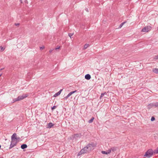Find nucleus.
<instances>
[{"instance_id":"obj_1","label":"nucleus","mask_w":158,"mask_h":158,"mask_svg":"<svg viewBox=\"0 0 158 158\" xmlns=\"http://www.w3.org/2000/svg\"><path fill=\"white\" fill-rule=\"evenodd\" d=\"M153 155V151L152 149H149L148 150L144 155V157H147L149 158Z\"/></svg>"},{"instance_id":"obj_2","label":"nucleus","mask_w":158,"mask_h":158,"mask_svg":"<svg viewBox=\"0 0 158 158\" xmlns=\"http://www.w3.org/2000/svg\"><path fill=\"white\" fill-rule=\"evenodd\" d=\"M28 96V95L26 94H23L19 96L18 97L16 98H15L14 99V102H16L18 101H20L22 100L27 97Z\"/></svg>"},{"instance_id":"obj_3","label":"nucleus","mask_w":158,"mask_h":158,"mask_svg":"<svg viewBox=\"0 0 158 158\" xmlns=\"http://www.w3.org/2000/svg\"><path fill=\"white\" fill-rule=\"evenodd\" d=\"M11 143L9 148V149H11L15 146L18 142L17 141H16L15 139H11Z\"/></svg>"},{"instance_id":"obj_4","label":"nucleus","mask_w":158,"mask_h":158,"mask_svg":"<svg viewBox=\"0 0 158 158\" xmlns=\"http://www.w3.org/2000/svg\"><path fill=\"white\" fill-rule=\"evenodd\" d=\"M89 151L88 150L87 148L86 147H84L83 149L81 150V151L78 153V155H80L82 154L86 153Z\"/></svg>"},{"instance_id":"obj_5","label":"nucleus","mask_w":158,"mask_h":158,"mask_svg":"<svg viewBox=\"0 0 158 158\" xmlns=\"http://www.w3.org/2000/svg\"><path fill=\"white\" fill-rule=\"evenodd\" d=\"M151 29V27L150 26H147L143 28L141 30L142 32H147L150 31Z\"/></svg>"},{"instance_id":"obj_6","label":"nucleus","mask_w":158,"mask_h":158,"mask_svg":"<svg viewBox=\"0 0 158 158\" xmlns=\"http://www.w3.org/2000/svg\"><path fill=\"white\" fill-rule=\"evenodd\" d=\"M94 143L89 144H88L86 147L87 148L88 150L89 151H90L94 149Z\"/></svg>"},{"instance_id":"obj_7","label":"nucleus","mask_w":158,"mask_h":158,"mask_svg":"<svg viewBox=\"0 0 158 158\" xmlns=\"http://www.w3.org/2000/svg\"><path fill=\"white\" fill-rule=\"evenodd\" d=\"M155 102L153 103H150L147 106V108L149 110L152 107H155Z\"/></svg>"},{"instance_id":"obj_8","label":"nucleus","mask_w":158,"mask_h":158,"mask_svg":"<svg viewBox=\"0 0 158 158\" xmlns=\"http://www.w3.org/2000/svg\"><path fill=\"white\" fill-rule=\"evenodd\" d=\"M76 92L77 90H75L70 92L68 94V95L66 97H64V99L65 100H66L72 94H74V93Z\"/></svg>"},{"instance_id":"obj_9","label":"nucleus","mask_w":158,"mask_h":158,"mask_svg":"<svg viewBox=\"0 0 158 158\" xmlns=\"http://www.w3.org/2000/svg\"><path fill=\"white\" fill-rule=\"evenodd\" d=\"M81 136V134H77L74 135L73 137L77 139V138H80Z\"/></svg>"},{"instance_id":"obj_10","label":"nucleus","mask_w":158,"mask_h":158,"mask_svg":"<svg viewBox=\"0 0 158 158\" xmlns=\"http://www.w3.org/2000/svg\"><path fill=\"white\" fill-rule=\"evenodd\" d=\"M91 77V76L89 74H87L85 76V79L87 80H89Z\"/></svg>"},{"instance_id":"obj_11","label":"nucleus","mask_w":158,"mask_h":158,"mask_svg":"<svg viewBox=\"0 0 158 158\" xmlns=\"http://www.w3.org/2000/svg\"><path fill=\"white\" fill-rule=\"evenodd\" d=\"M111 152V150H108L107 151H102V153L103 154H109Z\"/></svg>"},{"instance_id":"obj_12","label":"nucleus","mask_w":158,"mask_h":158,"mask_svg":"<svg viewBox=\"0 0 158 158\" xmlns=\"http://www.w3.org/2000/svg\"><path fill=\"white\" fill-rule=\"evenodd\" d=\"M152 71L153 72L156 73H158V68H154L152 69Z\"/></svg>"},{"instance_id":"obj_13","label":"nucleus","mask_w":158,"mask_h":158,"mask_svg":"<svg viewBox=\"0 0 158 158\" xmlns=\"http://www.w3.org/2000/svg\"><path fill=\"white\" fill-rule=\"evenodd\" d=\"M21 147L22 149H24L27 147V146L26 144H23L21 145Z\"/></svg>"},{"instance_id":"obj_14","label":"nucleus","mask_w":158,"mask_h":158,"mask_svg":"<svg viewBox=\"0 0 158 158\" xmlns=\"http://www.w3.org/2000/svg\"><path fill=\"white\" fill-rule=\"evenodd\" d=\"M16 133H14L11 136V139H15V138H16Z\"/></svg>"},{"instance_id":"obj_15","label":"nucleus","mask_w":158,"mask_h":158,"mask_svg":"<svg viewBox=\"0 0 158 158\" xmlns=\"http://www.w3.org/2000/svg\"><path fill=\"white\" fill-rule=\"evenodd\" d=\"M48 128H51L53 126V124L52 123H50L48 124Z\"/></svg>"},{"instance_id":"obj_16","label":"nucleus","mask_w":158,"mask_h":158,"mask_svg":"<svg viewBox=\"0 0 158 158\" xmlns=\"http://www.w3.org/2000/svg\"><path fill=\"white\" fill-rule=\"evenodd\" d=\"M94 119V117H92L88 121V123H92L93 122Z\"/></svg>"},{"instance_id":"obj_17","label":"nucleus","mask_w":158,"mask_h":158,"mask_svg":"<svg viewBox=\"0 0 158 158\" xmlns=\"http://www.w3.org/2000/svg\"><path fill=\"white\" fill-rule=\"evenodd\" d=\"M90 46V45L88 44H86L84 45V49H86L88 47Z\"/></svg>"},{"instance_id":"obj_18","label":"nucleus","mask_w":158,"mask_h":158,"mask_svg":"<svg viewBox=\"0 0 158 158\" xmlns=\"http://www.w3.org/2000/svg\"><path fill=\"white\" fill-rule=\"evenodd\" d=\"M107 95V93L106 92L102 93L101 95L100 96V98H101L102 97H103L104 96V95Z\"/></svg>"},{"instance_id":"obj_19","label":"nucleus","mask_w":158,"mask_h":158,"mask_svg":"<svg viewBox=\"0 0 158 158\" xmlns=\"http://www.w3.org/2000/svg\"><path fill=\"white\" fill-rule=\"evenodd\" d=\"M116 150H117V148H116L114 147H113L112 148H111V149L110 150H111H111L113 152H114V151H116Z\"/></svg>"},{"instance_id":"obj_20","label":"nucleus","mask_w":158,"mask_h":158,"mask_svg":"<svg viewBox=\"0 0 158 158\" xmlns=\"http://www.w3.org/2000/svg\"><path fill=\"white\" fill-rule=\"evenodd\" d=\"M5 49V48H3L2 46H0V51H3Z\"/></svg>"},{"instance_id":"obj_21","label":"nucleus","mask_w":158,"mask_h":158,"mask_svg":"<svg viewBox=\"0 0 158 158\" xmlns=\"http://www.w3.org/2000/svg\"><path fill=\"white\" fill-rule=\"evenodd\" d=\"M153 58L155 60H158V55L154 56Z\"/></svg>"},{"instance_id":"obj_22","label":"nucleus","mask_w":158,"mask_h":158,"mask_svg":"<svg viewBox=\"0 0 158 158\" xmlns=\"http://www.w3.org/2000/svg\"><path fill=\"white\" fill-rule=\"evenodd\" d=\"M154 152L155 153H158V147L156 150H154Z\"/></svg>"},{"instance_id":"obj_23","label":"nucleus","mask_w":158,"mask_h":158,"mask_svg":"<svg viewBox=\"0 0 158 158\" xmlns=\"http://www.w3.org/2000/svg\"><path fill=\"white\" fill-rule=\"evenodd\" d=\"M60 94V93L58 92L57 93L55 94L54 95V96L56 97V96L59 95Z\"/></svg>"},{"instance_id":"obj_24","label":"nucleus","mask_w":158,"mask_h":158,"mask_svg":"<svg viewBox=\"0 0 158 158\" xmlns=\"http://www.w3.org/2000/svg\"><path fill=\"white\" fill-rule=\"evenodd\" d=\"M125 23V22H123V23H122L120 25V26H119V28H121L122 27V26H123V25L124 24V23Z\"/></svg>"},{"instance_id":"obj_25","label":"nucleus","mask_w":158,"mask_h":158,"mask_svg":"<svg viewBox=\"0 0 158 158\" xmlns=\"http://www.w3.org/2000/svg\"><path fill=\"white\" fill-rule=\"evenodd\" d=\"M60 48V46H57L55 50H57V49H59Z\"/></svg>"},{"instance_id":"obj_26","label":"nucleus","mask_w":158,"mask_h":158,"mask_svg":"<svg viewBox=\"0 0 158 158\" xmlns=\"http://www.w3.org/2000/svg\"><path fill=\"white\" fill-rule=\"evenodd\" d=\"M155 120V118L154 117H152L151 118V121H153Z\"/></svg>"},{"instance_id":"obj_27","label":"nucleus","mask_w":158,"mask_h":158,"mask_svg":"<svg viewBox=\"0 0 158 158\" xmlns=\"http://www.w3.org/2000/svg\"><path fill=\"white\" fill-rule=\"evenodd\" d=\"M155 108H158V102H155Z\"/></svg>"},{"instance_id":"obj_28","label":"nucleus","mask_w":158,"mask_h":158,"mask_svg":"<svg viewBox=\"0 0 158 158\" xmlns=\"http://www.w3.org/2000/svg\"><path fill=\"white\" fill-rule=\"evenodd\" d=\"M44 46H42V47H40V49L41 50L44 49Z\"/></svg>"},{"instance_id":"obj_29","label":"nucleus","mask_w":158,"mask_h":158,"mask_svg":"<svg viewBox=\"0 0 158 158\" xmlns=\"http://www.w3.org/2000/svg\"><path fill=\"white\" fill-rule=\"evenodd\" d=\"M15 139L16 140V141H17L18 140H19L20 139V138L19 137H16V138Z\"/></svg>"},{"instance_id":"obj_30","label":"nucleus","mask_w":158,"mask_h":158,"mask_svg":"<svg viewBox=\"0 0 158 158\" xmlns=\"http://www.w3.org/2000/svg\"><path fill=\"white\" fill-rule=\"evenodd\" d=\"M56 106H54L53 107H52L51 109L52 110H53L54 109H56Z\"/></svg>"},{"instance_id":"obj_31","label":"nucleus","mask_w":158,"mask_h":158,"mask_svg":"<svg viewBox=\"0 0 158 158\" xmlns=\"http://www.w3.org/2000/svg\"><path fill=\"white\" fill-rule=\"evenodd\" d=\"M73 34H69V36L70 37V38H71V36H72L73 35Z\"/></svg>"},{"instance_id":"obj_32","label":"nucleus","mask_w":158,"mask_h":158,"mask_svg":"<svg viewBox=\"0 0 158 158\" xmlns=\"http://www.w3.org/2000/svg\"><path fill=\"white\" fill-rule=\"evenodd\" d=\"M15 25L16 26H19V23H15Z\"/></svg>"},{"instance_id":"obj_33","label":"nucleus","mask_w":158,"mask_h":158,"mask_svg":"<svg viewBox=\"0 0 158 158\" xmlns=\"http://www.w3.org/2000/svg\"><path fill=\"white\" fill-rule=\"evenodd\" d=\"M62 90V89H60L59 91H58V92L60 93V94Z\"/></svg>"},{"instance_id":"obj_34","label":"nucleus","mask_w":158,"mask_h":158,"mask_svg":"<svg viewBox=\"0 0 158 158\" xmlns=\"http://www.w3.org/2000/svg\"><path fill=\"white\" fill-rule=\"evenodd\" d=\"M62 90V89H60L59 91H58V92L60 93V94Z\"/></svg>"},{"instance_id":"obj_35","label":"nucleus","mask_w":158,"mask_h":158,"mask_svg":"<svg viewBox=\"0 0 158 158\" xmlns=\"http://www.w3.org/2000/svg\"><path fill=\"white\" fill-rule=\"evenodd\" d=\"M52 51H53V50H52V49H51V50H49V52L50 53H51V52H52Z\"/></svg>"},{"instance_id":"obj_36","label":"nucleus","mask_w":158,"mask_h":158,"mask_svg":"<svg viewBox=\"0 0 158 158\" xmlns=\"http://www.w3.org/2000/svg\"><path fill=\"white\" fill-rule=\"evenodd\" d=\"M3 69H4V68H2V69H0V70H2Z\"/></svg>"},{"instance_id":"obj_37","label":"nucleus","mask_w":158,"mask_h":158,"mask_svg":"<svg viewBox=\"0 0 158 158\" xmlns=\"http://www.w3.org/2000/svg\"><path fill=\"white\" fill-rule=\"evenodd\" d=\"M2 75V73L0 74V77H1Z\"/></svg>"}]
</instances>
